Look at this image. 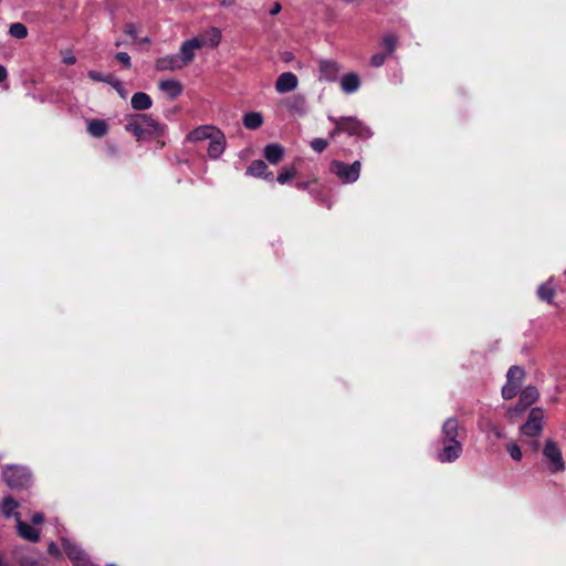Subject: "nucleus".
I'll list each match as a JSON object with an SVG mask.
<instances>
[{"label": "nucleus", "mask_w": 566, "mask_h": 566, "mask_svg": "<svg viewBox=\"0 0 566 566\" xmlns=\"http://www.w3.org/2000/svg\"><path fill=\"white\" fill-rule=\"evenodd\" d=\"M62 546L73 562L74 566H95L88 558L85 552L82 551L76 544L67 538H62Z\"/></svg>", "instance_id": "nucleus-8"}, {"label": "nucleus", "mask_w": 566, "mask_h": 566, "mask_svg": "<svg viewBox=\"0 0 566 566\" xmlns=\"http://www.w3.org/2000/svg\"><path fill=\"white\" fill-rule=\"evenodd\" d=\"M17 532L20 537L30 542H38L40 539V531L32 525L23 522L21 518L17 521Z\"/></svg>", "instance_id": "nucleus-19"}, {"label": "nucleus", "mask_w": 566, "mask_h": 566, "mask_svg": "<svg viewBox=\"0 0 566 566\" xmlns=\"http://www.w3.org/2000/svg\"><path fill=\"white\" fill-rule=\"evenodd\" d=\"M0 566H6V564L3 563V559L0 557Z\"/></svg>", "instance_id": "nucleus-50"}, {"label": "nucleus", "mask_w": 566, "mask_h": 566, "mask_svg": "<svg viewBox=\"0 0 566 566\" xmlns=\"http://www.w3.org/2000/svg\"><path fill=\"white\" fill-rule=\"evenodd\" d=\"M159 90L164 92L170 99L178 97L182 92V85L176 80H166L159 82Z\"/></svg>", "instance_id": "nucleus-21"}, {"label": "nucleus", "mask_w": 566, "mask_h": 566, "mask_svg": "<svg viewBox=\"0 0 566 566\" xmlns=\"http://www.w3.org/2000/svg\"><path fill=\"white\" fill-rule=\"evenodd\" d=\"M284 148L280 144H269L264 147V157L266 160L272 164H279L284 156Z\"/></svg>", "instance_id": "nucleus-22"}, {"label": "nucleus", "mask_w": 566, "mask_h": 566, "mask_svg": "<svg viewBox=\"0 0 566 566\" xmlns=\"http://www.w3.org/2000/svg\"><path fill=\"white\" fill-rule=\"evenodd\" d=\"M142 42H143V43H149V42H150V40H149V38H144V39H142Z\"/></svg>", "instance_id": "nucleus-48"}, {"label": "nucleus", "mask_w": 566, "mask_h": 566, "mask_svg": "<svg viewBox=\"0 0 566 566\" xmlns=\"http://www.w3.org/2000/svg\"><path fill=\"white\" fill-rule=\"evenodd\" d=\"M360 169L361 164L359 160H356L353 164L333 160L329 165L331 172L334 174L343 184H353L358 180Z\"/></svg>", "instance_id": "nucleus-4"}, {"label": "nucleus", "mask_w": 566, "mask_h": 566, "mask_svg": "<svg viewBox=\"0 0 566 566\" xmlns=\"http://www.w3.org/2000/svg\"><path fill=\"white\" fill-rule=\"evenodd\" d=\"M243 124L248 129H256L263 124V117L258 112H251L244 115Z\"/></svg>", "instance_id": "nucleus-28"}, {"label": "nucleus", "mask_w": 566, "mask_h": 566, "mask_svg": "<svg viewBox=\"0 0 566 566\" xmlns=\"http://www.w3.org/2000/svg\"><path fill=\"white\" fill-rule=\"evenodd\" d=\"M517 388H518L517 384H512V382L507 381V384L505 386H503V388H502L503 398L509 400V399H512L513 397H515L517 394Z\"/></svg>", "instance_id": "nucleus-33"}, {"label": "nucleus", "mask_w": 566, "mask_h": 566, "mask_svg": "<svg viewBox=\"0 0 566 566\" xmlns=\"http://www.w3.org/2000/svg\"><path fill=\"white\" fill-rule=\"evenodd\" d=\"M125 129L138 140L161 136L164 133V127L146 114L132 115L125 125Z\"/></svg>", "instance_id": "nucleus-2"}, {"label": "nucleus", "mask_w": 566, "mask_h": 566, "mask_svg": "<svg viewBox=\"0 0 566 566\" xmlns=\"http://www.w3.org/2000/svg\"><path fill=\"white\" fill-rule=\"evenodd\" d=\"M219 132L220 130L213 126H209V125L200 126V127L193 129L192 132H190L189 135L187 136V139L190 142H201V140H206V139L210 140Z\"/></svg>", "instance_id": "nucleus-18"}, {"label": "nucleus", "mask_w": 566, "mask_h": 566, "mask_svg": "<svg viewBox=\"0 0 566 566\" xmlns=\"http://www.w3.org/2000/svg\"><path fill=\"white\" fill-rule=\"evenodd\" d=\"M108 84H111L123 98H126L127 93L124 90L123 83L119 80L111 77Z\"/></svg>", "instance_id": "nucleus-37"}, {"label": "nucleus", "mask_w": 566, "mask_h": 566, "mask_svg": "<svg viewBox=\"0 0 566 566\" xmlns=\"http://www.w3.org/2000/svg\"><path fill=\"white\" fill-rule=\"evenodd\" d=\"M465 430L460 427L459 420L454 417L448 418L441 428L442 449L438 451L437 459L441 463H451L458 460L463 451V439Z\"/></svg>", "instance_id": "nucleus-1"}, {"label": "nucleus", "mask_w": 566, "mask_h": 566, "mask_svg": "<svg viewBox=\"0 0 566 566\" xmlns=\"http://www.w3.org/2000/svg\"><path fill=\"white\" fill-rule=\"evenodd\" d=\"M282 105L291 113L304 116L307 113L306 98L301 94H295L282 101Z\"/></svg>", "instance_id": "nucleus-10"}, {"label": "nucleus", "mask_w": 566, "mask_h": 566, "mask_svg": "<svg viewBox=\"0 0 566 566\" xmlns=\"http://www.w3.org/2000/svg\"><path fill=\"white\" fill-rule=\"evenodd\" d=\"M382 45L386 49L388 55H391L397 46V38L394 34H386L382 38Z\"/></svg>", "instance_id": "nucleus-32"}, {"label": "nucleus", "mask_w": 566, "mask_h": 566, "mask_svg": "<svg viewBox=\"0 0 566 566\" xmlns=\"http://www.w3.org/2000/svg\"><path fill=\"white\" fill-rule=\"evenodd\" d=\"M543 457L547 463V470L551 473H558L565 471V461L562 450L552 439L546 440L543 448Z\"/></svg>", "instance_id": "nucleus-6"}, {"label": "nucleus", "mask_w": 566, "mask_h": 566, "mask_svg": "<svg viewBox=\"0 0 566 566\" xmlns=\"http://www.w3.org/2000/svg\"><path fill=\"white\" fill-rule=\"evenodd\" d=\"M2 476L11 489L28 488L32 478L30 471L25 467L20 465H7L3 469Z\"/></svg>", "instance_id": "nucleus-5"}, {"label": "nucleus", "mask_w": 566, "mask_h": 566, "mask_svg": "<svg viewBox=\"0 0 566 566\" xmlns=\"http://www.w3.org/2000/svg\"><path fill=\"white\" fill-rule=\"evenodd\" d=\"M9 33L11 36L21 40L28 36V29L23 23L15 22L10 25Z\"/></svg>", "instance_id": "nucleus-29"}, {"label": "nucleus", "mask_w": 566, "mask_h": 566, "mask_svg": "<svg viewBox=\"0 0 566 566\" xmlns=\"http://www.w3.org/2000/svg\"><path fill=\"white\" fill-rule=\"evenodd\" d=\"M296 168L294 166L284 167L279 174L276 180L279 184L284 185L296 176Z\"/></svg>", "instance_id": "nucleus-31"}, {"label": "nucleus", "mask_w": 566, "mask_h": 566, "mask_svg": "<svg viewBox=\"0 0 566 566\" xmlns=\"http://www.w3.org/2000/svg\"><path fill=\"white\" fill-rule=\"evenodd\" d=\"M340 71L342 66L334 60H321L318 63L319 81L334 82Z\"/></svg>", "instance_id": "nucleus-9"}, {"label": "nucleus", "mask_w": 566, "mask_h": 566, "mask_svg": "<svg viewBox=\"0 0 566 566\" xmlns=\"http://www.w3.org/2000/svg\"><path fill=\"white\" fill-rule=\"evenodd\" d=\"M200 49V44L197 41V38H191L181 43L179 49L178 57L182 62V65L186 66L190 64L195 59L196 50Z\"/></svg>", "instance_id": "nucleus-11"}, {"label": "nucleus", "mask_w": 566, "mask_h": 566, "mask_svg": "<svg viewBox=\"0 0 566 566\" xmlns=\"http://www.w3.org/2000/svg\"><path fill=\"white\" fill-rule=\"evenodd\" d=\"M157 71H177L184 67L177 54L159 57L155 62Z\"/></svg>", "instance_id": "nucleus-14"}, {"label": "nucleus", "mask_w": 566, "mask_h": 566, "mask_svg": "<svg viewBox=\"0 0 566 566\" xmlns=\"http://www.w3.org/2000/svg\"><path fill=\"white\" fill-rule=\"evenodd\" d=\"M506 377H507V381L509 382H512V384H517L520 385L523 377H524V371L521 367L518 366H512L507 374H506Z\"/></svg>", "instance_id": "nucleus-30"}, {"label": "nucleus", "mask_w": 566, "mask_h": 566, "mask_svg": "<svg viewBox=\"0 0 566 566\" xmlns=\"http://www.w3.org/2000/svg\"><path fill=\"white\" fill-rule=\"evenodd\" d=\"M49 552H50V554H52V555H59V554H60L59 548H57V545H56V544H54V543H51V544L49 545Z\"/></svg>", "instance_id": "nucleus-43"}, {"label": "nucleus", "mask_w": 566, "mask_h": 566, "mask_svg": "<svg viewBox=\"0 0 566 566\" xmlns=\"http://www.w3.org/2000/svg\"><path fill=\"white\" fill-rule=\"evenodd\" d=\"M20 504L11 495L6 496L0 505V511L6 518L14 517L15 522L21 518L18 512Z\"/></svg>", "instance_id": "nucleus-17"}, {"label": "nucleus", "mask_w": 566, "mask_h": 566, "mask_svg": "<svg viewBox=\"0 0 566 566\" xmlns=\"http://www.w3.org/2000/svg\"><path fill=\"white\" fill-rule=\"evenodd\" d=\"M537 295L542 301L552 303L555 295L554 280L549 279L537 289Z\"/></svg>", "instance_id": "nucleus-26"}, {"label": "nucleus", "mask_w": 566, "mask_h": 566, "mask_svg": "<svg viewBox=\"0 0 566 566\" xmlns=\"http://www.w3.org/2000/svg\"><path fill=\"white\" fill-rule=\"evenodd\" d=\"M479 428L486 434L488 439H500L503 437L501 428L490 419H481L479 421Z\"/></svg>", "instance_id": "nucleus-23"}, {"label": "nucleus", "mask_w": 566, "mask_h": 566, "mask_svg": "<svg viewBox=\"0 0 566 566\" xmlns=\"http://www.w3.org/2000/svg\"><path fill=\"white\" fill-rule=\"evenodd\" d=\"M7 70L4 66L0 65V83L7 78Z\"/></svg>", "instance_id": "nucleus-45"}, {"label": "nucleus", "mask_w": 566, "mask_h": 566, "mask_svg": "<svg viewBox=\"0 0 566 566\" xmlns=\"http://www.w3.org/2000/svg\"><path fill=\"white\" fill-rule=\"evenodd\" d=\"M132 107L136 111H146L151 107V98L148 94L138 92L132 97Z\"/></svg>", "instance_id": "nucleus-24"}, {"label": "nucleus", "mask_w": 566, "mask_h": 566, "mask_svg": "<svg viewBox=\"0 0 566 566\" xmlns=\"http://www.w3.org/2000/svg\"><path fill=\"white\" fill-rule=\"evenodd\" d=\"M124 31H125V33H126V34H128V35H130V36H136V35H137V33H138V29H137V27H136L135 24H133V23H128V24H126V27H125V30H124Z\"/></svg>", "instance_id": "nucleus-41"}, {"label": "nucleus", "mask_w": 566, "mask_h": 566, "mask_svg": "<svg viewBox=\"0 0 566 566\" xmlns=\"http://www.w3.org/2000/svg\"><path fill=\"white\" fill-rule=\"evenodd\" d=\"M347 2H359V0H346Z\"/></svg>", "instance_id": "nucleus-51"}, {"label": "nucleus", "mask_w": 566, "mask_h": 566, "mask_svg": "<svg viewBox=\"0 0 566 566\" xmlns=\"http://www.w3.org/2000/svg\"><path fill=\"white\" fill-rule=\"evenodd\" d=\"M224 148L226 137L221 132H219L209 140L207 151L210 158L217 159L223 154Z\"/></svg>", "instance_id": "nucleus-15"}, {"label": "nucleus", "mask_w": 566, "mask_h": 566, "mask_svg": "<svg viewBox=\"0 0 566 566\" xmlns=\"http://www.w3.org/2000/svg\"><path fill=\"white\" fill-rule=\"evenodd\" d=\"M116 60L124 64L126 67L130 66V56L126 52H119L116 54Z\"/></svg>", "instance_id": "nucleus-39"}, {"label": "nucleus", "mask_w": 566, "mask_h": 566, "mask_svg": "<svg viewBox=\"0 0 566 566\" xmlns=\"http://www.w3.org/2000/svg\"><path fill=\"white\" fill-rule=\"evenodd\" d=\"M122 44H123V43H122V41H116V42H115V45H116V46H120Z\"/></svg>", "instance_id": "nucleus-49"}, {"label": "nucleus", "mask_w": 566, "mask_h": 566, "mask_svg": "<svg viewBox=\"0 0 566 566\" xmlns=\"http://www.w3.org/2000/svg\"><path fill=\"white\" fill-rule=\"evenodd\" d=\"M200 49L203 46L217 48L221 41V31L216 27L205 30L200 36L197 38Z\"/></svg>", "instance_id": "nucleus-13"}, {"label": "nucleus", "mask_w": 566, "mask_h": 566, "mask_svg": "<svg viewBox=\"0 0 566 566\" xmlns=\"http://www.w3.org/2000/svg\"><path fill=\"white\" fill-rule=\"evenodd\" d=\"M63 62L67 65H73L76 63V57L71 52H65L63 54Z\"/></svg>", "instance_id": "nucleus-40"}, {"label": "nucleus", "mask_w": 566, "mask_h": 566, "mask_svg": "<svg viewBox=\"0 0 566 566\" xmlns=\"http://www.w3.org/2000/svg\"><path fill=\"white\" fill-rule=\"evenodd\" d=\"M538 398V391L535 387L525 388L520 395V405L526 408L534 403Z\"/></svg>", "instance_id": "nucleus-27"}, {"label": "nucleus", "mask_w": 566, "mask_h": 566, "mask_svg": "<svg viewBox=\"0 0 566 566\" xmlns=\"http://www.w3.org/2000/svg\"><path fill=\"white\" fill-rule=\"evenodd\" d=\"M388 56L389 55L387 53H376L371 55L370 64L375 67H380L381 65L385 64Z\"/></svg>", "instance_id": "nucleus-34"}, {"label": "nucleus", "mask_w": 566, "mask_h": 566, "mask_svg": "<svg viewBox=\"0 0 566 566\" xmlns=\"http://www.w3.org/2000/svg\"><path fill=\"white\" fill-rule=\"evenodd\" d=\"M297 85V76L292 72H284L277 77L275 82V90L277 93L284 94L294 91Z\"/></svg>", "instance_id": "nucleus-12"}, {"label": "nucleus", "mask_w": 566, "mask_h": 566, "mask_svg": "<svg viewBox=\"0 0 566 566\" xmlns=\"http://www.w3.org/2000/svg\"><path fill=\"white\" fill-rule=\"evenodd\" d=\"M506 450L513 460L520 461L522 459V451L517 444L510 443L507 444Z\"/></svg>", "instance_id": "nucleus-35"}, {"label": "nucleus", "mask_w": 566, "mask_h": 566, "mask_svg": "<svg viewBox=\"0 0 566 566\" xmlns=\"http://www.w3.org/2000/svg\"><path fill=\"white\" fill-rule=\"evenodd\" d=\"M107 566H116V565H114V564H109V565H107Z\"/></svg>", "instance_id": "nucleus-52"}, {"label": "nucleus", "mask_w": 566, "mask_h": 566, "mask_svg": "<svg viewBox=\"0 0 566 566\" xmlns=\"http://www.w3.org/2000/svg\"><path fill=\"white\" fill-rule=\"evenodd\" d=\"M281 11V4L276 2L273 8L270 10V14L275 15Z\"/></svg>", "instance_id": "nucleus-44"}, {"label": "nucleus", "mask_w": 566, "mask_h": 566, "mask_svg": "<svg viewBox=\"0 0 566 566\" xmlns=\"http://www.w3.org/2000/svg\"><path fill=\"white\" fill-rule=\"evenodd\" d=\"M88 77L92 80V81H95V82H105V83H108L109 82V78L112 77L111 75H103L96 71H88Z\"/></svg>", "instance_id": "nucleus-38"}, {"label": "nucleus", "mask_w": 566, "mask_h": 566, "mask_svg": "<svg viewBox=\"0 0 566 566\" xmlns=\"http://www.w3.org/2000/svg\"><path fill=\"white\" fill-rule=\"evenodd\" d=\"M234 4V0H222L221 6L224 8L232 7Z\"/></svg>", "instance_id": "nucleus-46"}, {"label": "nucleus", "mask_w": 566, "mask_h": 566, "mask_svg": "<svg viewBox=\"0 0 566 566\" xmlns=\"http://www.w3.org/2000/svg\"><path fill=\"white\" fill-rule=\"evenodd\" d=\"M544 411L541 408H533L528 415L527 421L521 428L523 434L536 437L543 429Z\"/></svg>", "instance_id": "nucleus-7"}, {"label": "nucleus", "mask_w": 566, "mask_h": 566, "mask_svg": "<svg viewBox=\"0 0 566 566\" xmlns=\"http://www.w3.org/2000/svg\"><path fill=\"white\" fill-rule=\"evenodd\" d=\"M360 84L359 75L354 72L345 74L339 81L340 88L345 94H353L357 92Z\"/></svg>", "instance_id": "nucleus-16"}, {"label": "nucleus", "mask_w": 566, "mask_h": 566, "mask_svg": "<svg viewBox=\"0 0 566 566\" xmlns=\"http://www.w3.org/2000/svg\"><path fill=\"white\" fill-rule=\"evenodd\" d=\"M307 186H308V184H307V182H298V184L296 185V187H297L298 189H302V190L306 189V188H307Z\"/></svg>", "instance_id": "nucleus-47"}, {"label": "nucleus", "mask_w": 566, "mask_h": 566, "mask_svg": "<svg viewBox=\"0 0 566 566\" xmlns=\"http://www.w3.org/2000/svg\"><path fill=\"white\" fill-rule=\"evenodd\" d=\"M311 147L317 151V153H322L323 150L326 149L327 147V142L323 138H314L312 142H311Z\"/></svg>", "instance_id": "nucleus-36"}, {"label": "nucleus", "mask_w": 566, "mask_h": 566, "mask_svg": "<svg viewBox=\"0 0 566 566\" xmlns=\"http://www.w3.org/2000/svg\"><path fill=\"white\" fill-rule=\"evenodd\" d=\"M247 174L256 177L263 178L265 180H273V174L268 171V166L263 160H254L248 167Z\"/></svg>", "instance_id": "nucleus-20"}, {"label": "nucleus", "mask_w": 566, "mask_h": 566, "mask_svg": "<svg viewBox=\"0 0 566 566\" xmlns=\"http://www.w3.org/2000/svg\"><path fill=\"white\" fill-rule=\"evenodd\" d=\"M87 132L96 138L104 137L108 132V125L102 119H92L87 124Z\"/></svg>", "instance_id": "nucleus-25"}, {"label": "nucleus", "mask_w": 566, "mask_h": 566, "mask_svg": "<svg viewBox=\"0 0 566 566\" xmlns=\"http://www.w3.org/2000/svg\"><path fill=\"white\" fill-rule=\"evenodd\" d=\"M44 521V516L42 513H34L31 517V522L33 524H41Z\"/></svg>", "instance_id": "nucleus-42"}, {"label": "nucleus", "mask_w": 566, "mask_h": 566, "mask_svg": "<svg viewBox=\"0 0 566 566\" xmlns=\"http://www.w3.org/2000/svg\"><path fill=\"white\" fill-rule=\"evenodd\" d=\"M334 123L335 129L331 133V137H335L338 133H346L350 136L359 138H368L371 136V130L364 123L356 117H328Z\"/></svg>", "instance_id": "nucleus-3"}]
</instances>
